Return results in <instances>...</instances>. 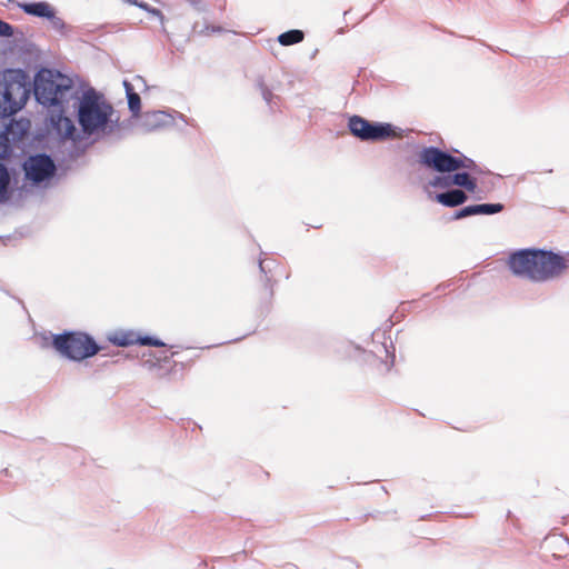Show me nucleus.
Returning <instances> with one entry per match:
<instances>
[{"mask_svg": "<svg viewBox=\"0 0 569 569\" xmlns=\"http://www.w3.org/2000/svg\"><path fill=\"white\" fill-rule=\"evenodd\" d=\"M123 86L128 98L129 109L134 117H138L141 110L140 96L137 92H134L133 87L129 81H124Z\"/></svg>", "mask_w": 569, "mask_h": 569, "instance_id": "17", "label": "nucleus"}, {"mask_svg": "<svg viewBox=\"0 0 569 569\" xmlns=\"http://www.w3.org/2000/svg\"><path fill=\"white\" fill-rule=\"evenodd\" d=\"M193 31L199 33V34H202V36H210L212 33H219L222 31V28L220 26H213V24H200V23H194L193 26Z\"/></svg>", "mask_w": 569, "mask_h": 569, "instance_id": "20", "label": "nucleus"}, {"mask_svg": "<svg viewBox=\"0 0 569 569\" xmlns=\"http://www.w3.org/2000/svg\"><path fill=\"white\" fill-rule=\"evenodd\" d=\"M108 340L118 347H129L132 345L166 347L161 340L152 337H142L133 330H119L109 335Z\"/></svg>", "mask_w": 569, "mask_h": 569, "instance_id": "10", "label": "nucleus"}, {"mask_svg": "<svg viewBox=\"0 0 569 569\" xmlns=\"http://www.w3.org/2000/svg\"><path fill=\"white\" fill-rule=\"evenodd\" d=\"M566 268L567 264L562 256L536 248V282L556 279Z\"/></svg>", "mask_w": 569, "mask_h": 569, "instance_id": "6", "label": "nucleus"}, {"mask_svg": "<svg viewBox=\"0 0 569 569\" xmlns=\"http://www.w3.org/2000/svg\"><path fill=\"white\" fill-rule=\"evenodd\" d=\"M77 100H79L78 122L84 133L93 134L104 131L113 121L114 109L102 93L89 89Z\"/></svg>", "mask_w": 569, "mask_h": 569, "instance_id": "2", "label": "nucleus"}, {"mask_svg": "<svg viewBox=\"0 0 569 569\" xmlns=\"http://www.w3.org/2000/svg\"><path fill=\"white\" fill-rule=\"evenodd\" d=\"M10 174L7 167L0 162V203L9 199Z\"/></svg>", "mask_w": 569, "mask_h": 569, "instance_id": "18", "label": "nucleus"}, {"mask_svg": "<svg viewBox=\"0 0 569 569\" xmlns=\"http://www.w3.org/2000/svg\"><path fill=\"white\" fill-rule=\"evenodd\" d=\"M507 264L515 276L533 278V249H522L511 253Z\"/></svg>", "mask_w": 569, "mask_h": 569, "instance_id": "11", "label": "nucleus"}, {"mask_svg": "<svg viewBox=\"0 0 569 569\" xmlns=\"http://www.w3.org/2000/svg\"><path fill=\"white\" fill-rule=\"evenodd\" d=\"M34 94L37 100L47 107H63L72 99H78L73 81L49 69H41L34 79Z\"/></svg>", "mask_w": 569, "mask_h": 569, "instance_id": "1", "label": "nucleus"}, {"mask_svg": "<svg viewBox=\"0 0 569 569\" xmlns=\"http://www.w3.org/2000/svg\"><path fill=\"white\" fill-rule=\"evenodd\" d=\"M52 345L60 355L74 361L93 357L101 350L96 341L83 332L57 335Z\"/></svg>", "mask_w": 569, "mask_h": 569, "instance_id": "4", "label": "nucleus"}, {"mask_svg": "<svg viewBox=\"0 0 569 569\" xmlns=\"http://www.w3.org/2000/svg\"><path fill=\"white\" fill-rule=\"evenodd\" d=\"M263 273V300L269 302L273 297V284L281 278H288L289 273L283 264L277 263L270 259H263L259 263Z\"/></svg>", "mask_w": 569, "mask_h": 569, "instance_id": "9", "label": "nucleus"}, {"mask_svg": "<svg viewBox=\"0 0 569 569\" xmlns=\"http://www.w3.org/2000/svg\"><path fill=\"white\" fill-rule=\"evenodd\" d=\"M419 160L426 167L439 172H452L461 168L458 157H453L436 147L422 149Z\"/></svg>", "mask_w": 569, "mask_h": 569, "instance_id": "7", "label": "nucleus"}, {"mask_svg": "<svg viewBox=\"0 0 569 569\" xmlns=\"http://www.w3.org/2000/svg\"><path fill=\"white\" fill-rule=\"evenodd\" d=\"M29 98L24 82L13 72L0 74V118H7L21 110Z\"/></svg>", "mask_w": 569, "mask_h": 569, "instance_id": "3", "label": "nucleus"}, {"mask_svg": "<svg viewBox=\"0 0 569 569\" xmlns=\"http://www.w3.org/2000/svg\"><path fill=\"white\" fill-rule=\"evenodd\" d=\"M177 352H171L168 355L167 351H161L159 355H156L152 351L143 352L142 353V361L143 366H146L149 369H153L156 367H159L161 362H168L170 358H172Z\"/></svg>", "mask_w": 569, "mask_h": 569, "instance_id": "16", "label": "nucleus"}, {"mask_svg": "<svg viewBox=\"0 0 569 569\" xmlns=\"http://www.w3.org/2000/svg\"><path fill=\"white\" fill-rule=\"evenodd\" d=\"M126 2L130 3V4H133V6H137L139 7L140 9L156 16V17H159L161 20H163V14L162 12L157 9V8H152L150 7L147 2H140L138 0H126Z\"/></svg>", "mask_w": 569, "mask_h": 569, "instance_id": "22", "label": "nucleus"}, {"mask_svg": "<svg viewBox=\"0 0 569 569\" xmlns=\"http://www.w3.org/2000/svg\"><path fill=\"white\" fill-rule=\"evenodd\" d=\"M20 8L30 16H36L40 18L54 19L56 12L53 8L48 2H32V3H22Z\"/></svg>", "mask_w": 569, "mask_h": 569, "instance_id": "13", "label": "nucleus"}, {"mask_svg": "<svg viewBox=\"0 0 569 569\" xmlns=\"http://www.w3.org/2000/svg\"><path fill=\"white\" fill-rule=\"evenodd\" d=\"M445 186H459L463 187L469 192H475L477 188L476 179L471 178L467 172H459L450 177V179L445 180Z\"/></svg>", "mask_w": 569, "mask_h": 569, "instance_id": "15", "label": "nucleus"}, {"mask_svg": "<svg viewBox=\"0 0 569 569\" xmlns=\"http://www.w3.org/2000/svg\"><path fill=\"white\" fill-rule=\"evenodd\" d=\"M458 161L460 162L461 168H465V169L473 170L477 167L475 161L472 159L467 158V157H462V158L458 157Z\"/></svg>", "mask_w": 569, "mask_h": 569, "instance_id": "25", "label": "nucleus"}, {"mask_svg": "<svg viewBox=\"0 0 569 569\" xmlns=\"http://www.w3.org/2000/svg\"><path fill=\"white\" fill-rule=\"evenodd\" d=\"M350 132L362 141H385L400 138L396 128L390 123H372L360 116H352L349 119Z\"/></svg>", "mask_w": 569, "mask_h": 569, "instance_id": "5", "label": "nucleus"}, {"mask_svg": "<svg viewBox=\"0 0 569 569\" xmlns=\"http://www.w3.org/2000/svg\"><path fill=\"white\" fill-rule=\"evenodd\" d=\"M191 6L199 8V6L202 3V0H186Z\"/></svg>", "mask_w": 569, "mask_h": 569, "instance_id": "28", "label": "nucleus"}, {"mask_svg": "<svg viewBox=\"0 0 569 569\" xmlns=\"http://www.w3.org/2000/svg\"><path fill=\"white\" fill-rule=\"evenodd\" d=\"M166 114L163 112H152V113H148L146 116V124L152 129L157 128L161 121V119L164 117Z\"/></svg>", "mask_w": 569, "mask_h": 569, "instance_id": "23", "label": "nucleus"}, {"mask_svg": "<svg viewBox=\"0 0 569 569\" xmlns=\"http://www.w3.org/2000/svg\"><path fill=\"white\" fill-rule=\"evenodd\" d=\"M473 214H478V210L476 208V204L465 207V208L460 209L459 211H457L455 213V219H462V218H466V217H469V216H473Z\"/></svg>", "mask_w": 569, "mask_h": 569, "instance_id": "24", "label": "nucleus"}, {"mask_svg": "<svg viewBox=\"0 0 569 569\" xmlns=\"http://www.w3.org/2000/svg\"><path fill=\"white\" fill-rule=\"evenodd\" d=\"M303 39H305V33L301 30H297V29L286 31L278 37L279 43L284 47L299 43Z\"/></svg>", "mask_w": 569, "mask_h": 569, "instance_id": "19", "label": "nucleus"}, {"mask_svg": "<svg viewBox=\"0 0 569 569\" xmlns=\"http://www.w3.org/2000/svg\"><path fill=\"white\" fill-rule=\"evenodd\" d=\"M58 113H51L50 121L57 133L63 139H72L77 131L73 121L64 116V106L58 107Z\"/></svg>", "mask_w": 569, "mask_h": 569, "instance_id": "12", "label": "nucleus"}, {"mask_svg": "<svg viewBox=\"0 0 569 569\" xmlns=\"http://www.w3.org/2000/svg\"><path fill=\"white\" fill-rule=\"evenodd\" d=\"M467 194L459 189L450 190L448 192L438 193L436 200L446 207H457L467 201Z\"/></svg>", "mask_w": 569, "mask_h": 569, "instance_id": "14", "label": "nucleus"}, {"mask_svg": "<svg viewBox=\"0 0 569 569\" xmlns=\"http://www.w3.org/2000/svg\"><path fill=\"white\" fill-rule=\"evenodd\" d=\"M23 170L28 180L39 183L53 176L56 166L50 157L37 154L28 158L23 163Z\"/></svg>", "mask_w": 569, "mask_h": 569, "instance_id": "8", "label": "nucleus"}, {"mask_svg": "<svg viewBox=\"0 0 569 569\" xmlns=\"http://www.w3.org/2000/svg\"><path fill=\"white\" fill-rule=\"evenodd\" d=\"M450 179V177H436L430 184L433 187H442L448 188L449 186H445V180Z\"/></svg>", "mask_w": 569, "mask_h": 569, "instance_id": "27", "label": "nucleus"}, {"mask_svg": "<svg viewBox=\"0 0 569 569\" xmlns=\"http://www.w3.org/2000/svg\"><path fill=\"white\" fill-rule=\"evenodd\" d=\"M12 34V27L0 20V36H11Z\"/></svg>", "mask_w": 569, "mask_h": 569, "instance_id": "26", "label": "nucleus"}, {"mask_svg": "<svg viewBox=\"0 0 569 569\" xmlns=\"http://www.w3.org/2000/svg\"><path fill=\"white\" fill-rule=\"evenodd\" d=\"M476 208L478 210V214H493L500 212L503 209V206L500 203H483L476 204Z\"/></svg>", "mask_w": 569, "mask_h": 569, "instance_id": "21", "label": "nucleus"}]
</instances>
